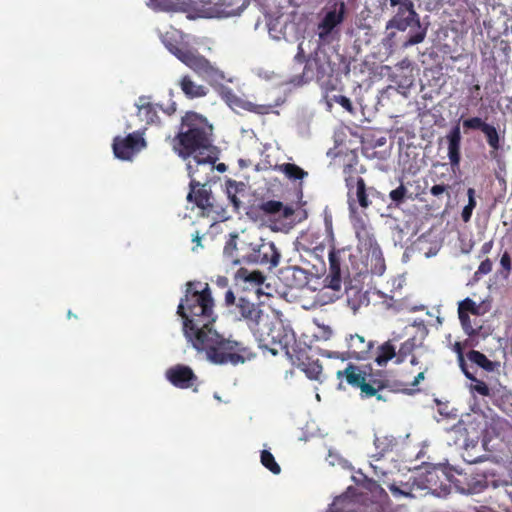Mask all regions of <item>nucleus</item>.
<instances>
[{"label":"nucleus","instance_id":"nucleus-1","mask_svg":"<svg viewBox=\"0 0 512 512\" xmlns=\"http://www.w3.org/2000/svg\"><path fill=\"white\" fill-rule=\"evenodd\" d=\"M177 314L183 319V331L188 341L198 352H204L211 363L238 365L253 356L242 342L225 338L212 328L217 315L207 283L187 282Z\"/></svg>","mask_w":512,"mask_h":512},{"label":"nucleus","instance_id":"nucleus-2","mask_svg":"<svg viewBox=\"0 0 512 512\" xmlns=\"http://www.w3.org/2000/svg\"><path fill=\"white\" fill-rule=\"evenodd\" d=\"M213 126L203 115L187 111L181 118L179 131L173 139V149L183 159L200 152H210L212 145Z\"/></svg>","mask_w":512,"mask_h":512},{"label":"nucleus","instance_id":"nucleus-3","mask_svg":"<svg viewBox=\"0 0 512 512\" xmlns=\"http://www.w3.org/2000/svg\"><path fill=\"white\" fill-rule=\"evenodd\" d=\"M163 42L166 48L179 61L210 84H220L225 79L224 72L213 65L196 49L190 48L188 45H177L166 38H164Z\"/></svg>","mask_w":512,"mask_h":512},{"label":"nucleus","instance_id":"nucleus-4","mask_svg":"<svg viewBox=\"0 0 512 512\" xmlns=\"http://www.w3.org/2000/svg\"><path fill=\"white\" fill-rule=\"evenodd\" d=\"M338 379L345 378L347 383L352 387L359 388L362 398H371L377 396L379 391L387 387V379L381 372H372L371 367L364 369L354 364H348L344 370H339L336 373Z\"/></svg>","mask_w":512,"mask_h":512},{"label":"nucleus","instance_id":"nucleus-5","mask_svg":"<svg viewBox=\"0 0 512 512\" xmlns=\"http://www.w3.org/2000/svg\"><path fill=\"white\" fill-rule=\"evenodd\" d=\"M224 301L226 306H233L230 312L235 314L239 320L245 321L254 334L259 332L258 325L263 316V311L259 304L250 301L246 297L241 296L237 298L230 289L225 292Z\"/></svg>","mask_w":512,"mask_h":512},{"label":"nucleus","instance_id":"nucleus-6","mask_svg":"<svg viewBox=\"0 0 512 512\" xmlns=\"http://www.w3.org/2000/svg\"><path fill=\"white\" fill-rule=\"evenodd\" d=\"M259 346L270 351L273 355L280 352L289 355V347L295 342L294 333L282 324H273L266 334L259 333Z\"/></svg>","mask_w":512,"mask_h":512},{"label":"nucleus","instance_id":"nucleus-7","mask_svg":"<svg viewBox=\"0 0 512 512\" xmlns=\"http://www.w3.org/2000/svg\"><path fill=\"white\" fill-rule=\"evenodd\" d=\"M281 254L274 242L261 239L259 244L251 248V251L243 256V262L247 264H259L269 269L276 267L280 262Z\"/></svg>","mask_w":512,"mask_h":512},{"label":"nucleus","instance_id":"nucleus-8","mask_svg":"<svg viewBox=\"0 0 512 512\" xmlns=\"http://www.w3.org/2000/svg\"><path fill=\"white\" fill-rule=\"evenodd\" d=\"M334 73V67L324 51H315L306 61L302 77L306 81L317 82L329 78Z\"/></svg>","mask_w":512,"mask_h":512},{"label":"nucleus","instance_id":"nucleus-9","mask_svg":"<svg viewBox=\"0 0 512 512\" xmlns=\"http://www.w3.org/2000/svg\"><path fill=\"white\" fill-rule=\"evenodd\" d=\"M465 130H480L490 147V156L496 158L498 151L502 148L501 140H504V134L501 136L497 128L484 121L480 117H471L463 120Z\"/></svg>","mask_w":512,"mask_h":512},{"label":"nucleus","instance_id":"nucleus-10","mask_svg":"<svg viewBox=\"0 0 512 512\" xmlns=\"http://www.w3.org/2000/svg\"><path fill=\"white\" fill-rule=\"evenodd\" d=\"M392 7H398L396 14L386 24V29L405 31L414 22L419 24V19L414 4L411 0H389Z\"/></svg>","mask_w":512,"mask_h":512},{"label":"nucleus","instance_id":"nucleus-11","mask_svg":"<svg viewBox=\"0 0 512 512\" xmlns=\"http://www.w3.org/2000/svg\"><path fill=\"white\" fill-rule=\"evenodd\" d=\"M216 160L217 156L212 149L205 154L197 152L187 164L189 177L208 183L214 173Z\"/></svg>","mask_w":512,"mask_h":512},{"label":"nucleus","instance_id":"nucleus-12","mask_svg":"<svg viewBox=\"0 0 512 512\" xmlns=\"http://www.w3.org/2000/svg\"><path fill=\"white\" fill-rule=\"evenodd\" d=\"M146 147L143 133L136 131L126 137L117 136L113 140V152L115 157L121 160H131L142 148Z\"/></svg>","mask_w":512,"mask_h":512},{"label":"nucleus","instance_id":"nucleus-13","mask_svg":"<svg viewBox=\"0 0 512 512\" xmlns=\"http://www.w3.org/2000/svg\"><path fill=\"white\" fill-rule=\"evenodd\" d=\"M469 314L479 316L481 315V312L480 305L467 297L458 304V317L465 334L470 338H475L480 335L482 325L477 322L472 324Z\"/></svg>","mask_w":512,"mask_h":512},{"label":"nucleus","instance_id":"nucleus-14","mask_svg":"<svg viewBox=\"0 0 512 512\" xmlns=\"http://www.w3.org/2000/svg\"><path fill=\"white\" fill-rule=\"evenodd\" d=\"M165 376L166 379L177 388H193V391H197L198 377L189 366L183 364L174 365L166 370Z\"/></svg>","mask_w":512,"mask_h":512},{"label":"nucleus","instance_id":"nucleus-15","mask_svg":"<svg viewBox=\"0 0 512 512\" xmlns=\"http://www.w3.org/2000/svg\"><path fill=\"white\" fill-rule=\"evenodd\" d=\"M347 350L343 359L367 360L371 357L374 342L360 334H351L346 338Z\"/></svg>","mask_w":512,"mask_h":512},{"label":"nucleus","instance_id":"nucleus-16","mask_svg":"<svg viewBox=\"0 0 512 512\" xmlns=\"http://www.w3.org/2000/svg\"><path fill=\"white\" fill-rule=\"evenodd\" d=\"M190 191L187 195L189 202H194L195 205L207 212L213 210L212 193L210 189L206 188V183L201 182L195 178L190 181Z\"/></svg>","mask_w":512,"mask_h":512},{"label":"nucleus","instance_id":"nucleus-17","mask_svg":"<svg viewBox=\"0 0 512 512\" xmlns=\"http://www.w3.org/2000/svg\"><path fill=\"white\" fill-rule=\"evenodd\" d=\"M359 185L355 186L352 191H347L349 210L355 213L357 210L356 204L361 208L366 209L371 205L369 196L379 194L374 187H367L365 181H358Z\"/></svg>","mask_w":512,"mask_h":512},{"label":"nucleus","instance_id":"nucleus-18","mask_svg":"<svg viewBox=\"0 0 512 512\" xmlns=\"http://www.w3.org/2000/svg\"><path fill=\"white\" fill-rule=\"evenodd\" d=\"M341 250H337L334 247L329 251V270L326 275L324 282L325 286L334 290L339 291L342 285L341 278Z\"/></svg>","mask_w":512,"mask_h":512},{"label":"nucleus","instance_id":"nucleus-19","mask_svg":"<svg viewBox=\"0 0 512 512\" xmlns=\"http://www.w3.org/2000/svg\"><path fill=\"white\" fill-rule=\"evenodd\" d=\"M344 14L345 3L342 1L335 2L319 24L320 38H324L326 35L330 34L332 30L343 21Z\"/></svg>","mask_w":512,"mask_h":512},{"label":"nucleus","instance_id":"nucleus-20","mask_svg":"<svg viewBox=\"0 0 512 512\" xmlns=\"http://www.w3.org/2000/svg\"><path fill=\"white\" fill-rule=\"evenodd\" d=\"M448 144V158L453 170L458 169L461 161V141L462 135L460 126H453L446 135Z\"/></svg>","mask_w":512,"mask_h":512},{"label":"nucleus","instance_id":"nucleus-21","mask_svg":"<svg viewBox=\"0 0 512 512\" xmlns=\"http://www.w3.org/2000/svg\"><path fill=\"white\" fill-rule=\"evenodd\" d=\"M353 228L358 239V248L361 252L379 246L374 234L363 218L357 217L353 222Z\"/></svg>","mask_w":512,"mask_h":512},{"label":"nucleus","instance_id":"nucleus-22","mask_svg":"<svg viewBox=\"0 0 512 512\" xmlns=\"http://www.w3.org/2000/svg\"><path fill=\"white\" fill-rule=\"evenodd\" d=\"M257 209L265 216L287 219L293 214L292 208L285 206L281 201L268 200L260 203Z\"/></svg>","mask_w":512,"mask_h":512},{"label":"nucleus","instance_id":"nucleus-23","mask_svg":"<svg viewBox=\"0 0 512 512\" xmlns=\"http://www.w3.org/2000/svg\"><path fill=\"white\" fill-rule=\"evenodd\" d=\"M359 163L358 157L356 154H352L349 162L344 164L343 167V175H344V181L347 188V191H352L355 186H358V181H365L361 176L360 173L362 172V168L359 170L357 168Z\"/></svg>","mask_w":512,"mask_h":512},{"label":"nucleus","instance_id":"nucleus-24","mask_svg":"<svg viewBox=\"0 0 512 512\" xmlns=\"http://www.w3.org/2000/svg\"><path fill=\"white\" fill-rule=\"evenodd\" d=\"M401 340L400 335H393L392 338L385 341L377 349L375 362L379 366H385L393 358L397 359V343Z\"/></svg>","mask_w":512,"mask_h":512},{"label":"nucleus","instance_id":"nucleus-25","mask_svg":"<svg viewBox=\"0 0 512 512\" xmlns=\"http://www.w3.org/2000/svg\"><path fill=\"white\" fill-rule=\"evenodd\" d=\"M158 107L159 105L148 102L147 98L142 96L139 98V103L137 104V115L140 120L144 121L147 125H160V118L157 111Z\"/></svg>","mask_w":512,"mask_h":512},{"label":"nucleus","instance_id":"nucleus-26","mask_svg":"<svg viewBox=\"0 0 512 512\" xmlns=\"http://www.w3.org/2000/svg\"><path fill=\"white\" fill-rule=\"evenodd\" d=\"M365 253L367 270L373 275H383L386 270V264L380 246L367 250Z\"/></svg>","mask_w":512,"mask_h":512},{"label":"nucleus","instance_id":"nucleus-27","mask_svg":"<svg viewBox=\"0 0 512 512\" xmlns=\"http://www.w3.org/2000/svg\"><path fill=\"white\" fill-rule=\"evenodd\" d=\"M178 86L188 99L204 97L208 93L205 86L197 84L188 74L179 79Z\"/></svg>","mask_w":512,"mask_h":512},{"label":"nucleus","instance_id":"nucleus-28","mask_svg":"<svg viewBox=\"0 0 512 512\" xmlns=\"http://www.w3.org/2000/svg\"><path fill=\"white\" fill-rule=\"evenodd\" d=\"M237 233L229 234V238L225 242L223 249V256L225 259L233 265H239L243 262V257L240 258L237 254Z\"/></svg>","mask_w":512,"mask_h":512},{"label":"nucleus","instance_id":"nucleus-29","mask_svg":"<svg viewBox=\"0 0 512 512\" xmlns=\"http://www.w3.org/2000/svg\"><path fill=\"white\" fill-rule=\"evenodd\" d=\"M274 170L283 173L291 181L302 180L308 176V172L293 163L275 165Z\"/></svg>","mask_w":512,"mask_h":512},{"label":"nucleus","instance_id":"nucleus-30","mask_svg":"<svg viewBox=\"0 0 512 512\" xmlns=\"http://www.w3.org/2000/svg\"><path fill=\"white\" fill-rule=\"evenodd\" d=\"M467 357L472 363L487 372H493L500 366L499 362L489 360L483 353L477 350L469 351Z\"/></svg>","mask_w":512,"mask_h":512},{"label":"nucleus","instance_id":"nucleus-31","mask_svg":"<svg viewBox=\"0 0 512 512\" xmlns=\"http://www.w3.org/2000/svg\"><path fill=\"white\" fill-rule=\"evenodd\" d=\"M237 106L245 111L255 113L258 115H267L273 112L274 106L271 104H256L249 100L238 99Z\"/></svg>","mask_w":512,"mask_h":512},{"label":"nucleus","instance_id":"nucleus-32","mask_svg":"<svg viewBox=\"0 0 512 512\" xmlns=\"http://www.w3.org/2000/svg\"><path fill=\"white\" fill-rule=\"evenodd\" d=\"M416 347V337H410L403 341L402 343H400L399 349L397 351L396 363L400 364L404 362L405 359L413 353Z\"/></svg>","mask_w":512,"mask_h":512},{"label":"nucleus","instance_id":"nucleus-33","mask_svg":"<svg viewBox=\"0 0 512 512\" xmlns=\"http://www.w3.org/2000/svg\"><path fill=\"white\" fill-rule=\"evenodd\" d=\"M299 367L311 380H318L322 373V365L319 360L302 362Z\"/></svg>","mask_w":512,"mask_h":512},{"label":"nucleus","instance_id":"nucleus-34","mask_svg":"<svg viewBox=\"0 0 512 512\" xmlns=\"http://www.w3.org/2000/svg\"><path fill=\"white\" fill-rule=\"evenodd\" d=\"M261 464L275 475L280 474L281 467L276 462L273 454L268 450H262L260 455Z\"/></svg>","mask_w":512,"mask_h":512},{"label":"nucleus","instance_id":"nucleus-35","mask_svg":"<svg viewBox=\"0 0 512 512\" xmlns=\"http://www.w3.org/2000/svg\"><path fill=\"white\" fill-rule=\"evenodd\" d=\"M467 196H468V204L464 206L461 218L463 222L468 223L471 220L472 213L474 208L476 207V199H475V189L474 188H468L467 190Z\"/></svg>","mask_w":512,"mask_h":512},{"label":"nucleus","instance_id":"nucleus-36","mask_svg":"<svg viewBox=\"0 0 512 512\" xmlns=\"http://www.w3.org/2000/svg\"><path fill=\"white\" fill-rule=\"evenodd\" d=\"M463 373L465 374V376L468 379L475 382V384L472 386V389L475 392H477L481 396H489L490 395V389L484 381L478 380L477 378H475L467 369L464 370Z\"/></svg>","mask_w":512,"mask_h":512},{"label":"nucleus","instance_id":"nucleus-37","mask_svg":"<svg viewBox=\"0 0 512 512\" xmlns=\"http://www.w3.org/2000/svg\"><path fill=\"white\" fill-rule=\"evenodd\" d=\"M406 194L407 189L403 184H401L400 186H398L396 189L392 190L389 193V197L396 206H399L401 203L404 202Z\"/></svg>","mask_w":512,"mask_h":512},{"label":"nucleus","instance_id":"nucleus-38","mask_svg":"<svg viewBox=\"0 0 512 512\" xmlns=\"http://www.w3.org/2000/svg\"><path fill=\"white\" fill-rule=\"evenodd\" d=\"M500 266V274L503 276V278L507 279L512 270L511 257L507 251H505L500 258Z\"/></svg>","mask_w":512,"mask_h":512},{"label":"nucleus","instance_id":"nucleus-39","mask_svg":"<svg viewBox=\"0 0 512 512\" xmlns=\"http://www.w3.org/2000/svg\"><path fill=\"white\" fill-rule=\"evenodd\" d=\"M245 184L243 182H238L235 180H228L226 183V191L227 195L234 194H244L245 193Z\"/></svg>","mask_w":512,"mask_h":512},{"label":"nucleus","instance_id":"nucleus-40","mask_svg":"<svg viewBox=\"0 0 512 512\" xmlns=\"http://www.w3.org/2000/svg\"><path fill=\"white\" fill-rule=\"evenodd\" d=\"M492 267H493L492 261L489 258H486L479 264L478 269L475 272V276L477 277L479 275L489 274L492 271Z\"/></svg>","mask_w":512,"mask_h":512},{"label":"nucleus","instance_id":"nucleus-41","mask_svg":"<svg viewBox=\"0 0 512 512\" xmlns=\"http://www.w3.org/2000/svg\"><path fill=\"white\" fill-rule=\"evenodd\" d=\"M332 100L341 105L345 110L349 112H351L353 109L351 100L346 96L335 95L333 96Z\"/></svg>","mask_w":512,"mask_h":512},{"label":"nucleus","instance_id":"nucleus-42","mask_svg":"<svg viewBox=\"0 0 512 512\" xmlns=\"http://www.w3.org/2000/svg\"><path fill=\"white\" fill-rule=\"evenodd\" d=\"M424 38H425V32H423V31L417 32V33L411 35L407 39V41L404 43V46L408 47V46L419 44V43L423 42Z\"/></svg>","mask_w":512,"mask_h":512},{"label":"nucleus","instance_id":"nucleus-43","mask_svg":"<svg viewBox=\"0 0 512 512\" xmlns=\"http://www.w3.org/2000/svg\"><path fill=\"white\" fill-rule=\"evenodd\" d=\"M245 280L257 285H260L264 282L265 277L263 274L259 271H253L249 273L247 276H245Z\"/></svg>","mask_w":512,"mask_h":512},{"label":"nucleus","instance_id":"nucleus-44","mask_svg":"<svg viewBox=\"0 0 512 512\" xmlns=\"http://www.w3.org/2000/svg\"><path fill=\"white\" fill-rule=\"evenodd\" d=\"M388 488L395 497L410 496V489H401L395 483L390 484Z\"/></svg>","mask_w":512,"mask_h":512},{"label":"nucleus","instance_id":"nucleus-45","mask_svg":"<svg viewBox=\"0 0 512 512\" xmlns=\"http://www.w3.org/2000/svg\"><path fill=\"white\" fill-rule=\"evenodd\" d=\"M454 351L458 354L460 367H461L462 371L466 370V364H465V361L463 358V347L460 342H456L454 344Z\"/></svg>","mask_w":512,"mask_h":512},{"label":"nucleus","instance_id":"nucleus-46","mask_svg":"<svg viewBox=\"0 0 512 512\" xmlns=\"http://www.w3.org/2000/svg\"><path fill=\"white\" fill-rule=\"evenodd\" d=\"M308 58H306L305 56V52H304V49L302 47V43H300L298 45V51L294 57V60L299 63V64H303L305 63L306 64V61H307Z\"/></svg>","mask_w":512,"mask_h":512},{"label":"nucleus","instance_id":"nucleus-47","mask_svg":"<svg viewBox=\"0 0 512 512\" xmlns=\"http://www.w3.org/2000/svg\"><path fill=\"white\" fill-rule=\"evenodd\" d=\"M448 189V186L447 185H444V184H437V185H434L431 187L430 189V193L433 195V196H439L441 195L442 193L446 192Z\"/></svg>","mask_w":512,"mask_h":512},{"label":"nucleus","instance_id":"nucleus-48","mask_svg":"<svg viewBox=\"0 0 512 512\" xmlns=\"http://www.w3.org/2000/svg\"><path fill=\"white\" fill-rule=\"evenodd\" d=\"M493 246H494L493 240H489V241L485 242L481 246L479 258L489 254L491 252V250L493 249Z\"/></svg>","mask_w":512,"mask_h":512},{"label":"nucleus","instance_id":"nucleus-49","mask_svg":"<svg viewBox=\"0 0 512 512\" xmlns=\"http://www.w3.org/2000/svg\"><path fill=\"white\" fill-rule=\"evenodd\" d=\"M230 202L232 203L235 211H239L241 205H242V202L239 198V195L238 194H234V195H227Z\"/></svg>","mask_w":512,"mask_h":512},{"label":"nucleus","instance_id":"nucleus-50","mask_svg":"<svg viewBox=\"0 0 512 512\" xmlns=\"http://www.w3.org/2000/svg\"><path fill=\"white\" fill-rule=\"evenodd\" d=\"M287 273H290L293 278H296L297 274H304V270L298 267L287 268Z\"/></svg>","mask_w":512,"mask_h":512},{"label":"nucleus","instance_id":"nucleus-51","mask_svg":"<svg viewBox=\"0 0 512 512\" xmlns=\"http://www.w3.org/2000/svg\"><path fill=\"white\" fill-rule=\"evenodd\" d=\"M216 284L220 288H226L228 286V279L225 276H218L216 279Z\"/></svg>","mask_w":512,"mask_h":512},{"label":"nucleus","instance_id":"nucleus-52","mask_svg":"<svg viewBox=\"0 0 512 512\" xmlns=\"http://www.w3.org/2000/svg\"><path fill=\"white\" fill-rule=\"evenodd\" d=\"M160 109H162L167 115H172L176 111V103H172L167 109H163L161 106H159Z\"/></svg>","mask_w":512,"mask_h":512},{"label":"nucleus","instance_id":"nucleus-53","mask_svg":"<svg viewBox=\"0 0 512 512\" xmlns=\"http://www.w3.org/2000/svg\"><path fill=\"white\" fill-rule=\"evenodd\" d=\"M343 500L341 498H338L336 499V501L333 503L332 505V508H331V512H346L344 510H341V509H338V505L342 502Z\"/></svg>","mask_w":512,"mask_h":512},{"label":"nucleus","instance_id":"nucleus-54","mask_svg":"<svg viewBox=\"0 0 512 512\" xmlns=\"http://www.w3.org/2000/svg\"><path fill=\"white\" fill-rule=\"evenodd\" d=\"M424 379V372L418 373V375L414 378L413 382L411 383L412 386H416L419 384L421 380Z\"/></svg>","mask_w":512,"mask_h":512},{"label":"nucleus","instance_id":"nucleus-55","mask_svg":"<svg viewBox=\"0 0 512 512\" xmlns=\"http://www.w3.org/2000/svg\"><path fill=\"white\" fill-rule=\"evenodd\" d=\"M192 241L195 242L197 246H200V244H201V237H200V234H199L198 231H196L192 235Z\"/></svg>","mask_w":512,"mask_h":512},{"label":"nucleus","instance_id":"nucleus-56","mask_svg":"<svg viewBox=\"0 0 512 512\" xmlns=\"http://www.w3.org/2000/svg\"><path fill=\"white\" fill-rule=\"evenodd\" d=\"M397 84L400 86V87H408L412 84V80L411 79H407L405 78V80L402 82V81H399L397 82Z\"/></svg>","mask_w":512,"mask_h":512},{"label":"nucleus","instance_id":"nucleus-57","mask_svg":"<svg viewBox=\"0 0 512 512\" xmlns=\"http://www.w3.org/2000/svg\"><path fill=\"white\" fill-rule=\"evenodd\" d=\"M470 91L472 94H476V96H478L479 91H480V85L479 84L473 85V87L470 89Z\"/></svg>","mask_w":512,"mask_h":512},{"label":"nucleus","instance_id":"nucleus-58","mask_svg":"<svg viewBox=\"0 0 512 512\" xmlns=\"http://www.w3.org/2000/svg\"><path fill=\"white\" fill-rule=\"evenodd\" d=\"M215 169H217L219 172L226 171V165L224 163H219L217 166H215Z\"/></svg>","mask_w":512,"mask_h":512},{"label":"nucleus","instance_id":"nucleus-59","mask_svg":"<svg viewBox=\"0 0 512 512\" xmlns=\"http://www.w3.org/2000/svg\"><path fill=\"white\" fill-rule=\"evenodd\" d=\"M433 477H434V473L433 472H429L428 475H427V482L431 483L432 480H433Z\"/></svg>","mask_w":512,"mask_h":512},{"label":"nucleus","instance_id":"nucleus-60","mask_svg":"<svg viewBox=\"0 0 512 512\" xmlns=\"http://www.w3.org/2000/svg\"><path fill=\"white\" fill-rule=\"evenodd\" d=\"M410 362H411L412 365H417L418 364V359L415 356H413L411 358Z\"/></svg>","mask_w":512,"mask_h":512},{"label":"nucleus","instance_id":"nucleus-61","mask_svg":"<svg viewBox=\"0 0 512 512\" xmlns=\"http://www.w3.org/2000/svg\"><path fill=\"white\" fill-rule=\"evenodd\" d=\"M405 63H406L405 61H402V62L400 63L401 68H403V67H404Z\"/></svg>","mask_w":512,"mask_h":512},{"label":"nucleus","instance_id":"nucleus-62","mask_svg":"<svg viewBox=\"0 0 512 512\" xmlns=\"http://www.w3.org/2000/svg\"><path fill=\"white\" fill-rule=\"evenodd\" d=\"M290 287H297L298 285L297 284H288Z\"/></svg>","mask_w":512,"mask_h":512},{"label":"nucleus","instance_id":"nucleus-63","mask_svg":"<svg viewBox=\"0 0 512 512\" xmlns=\"http://www.w3.org/2000/svg\"><path fill=\"white\" fill-rule=\"evenodd\" d=\"M73 316V313H71V311L68 312V317H71Z\"/></svg>","mask_w":512,"mask_h":512},{"label":"nucleus","instance_id":"nucleus-64","mask_svg":"<svg viewBox=\"0 0 512 512\" xmlns=\"http://www.w3.org/2000/svg\"><path fill=\"white\" fill-rule=\"evenodd\" d=\"M73 316V313H71V311L68 312V317H71Z\"/></svg>","mask_w":512,"mask_h":512}]
</instances>
